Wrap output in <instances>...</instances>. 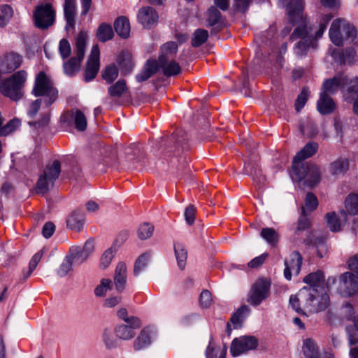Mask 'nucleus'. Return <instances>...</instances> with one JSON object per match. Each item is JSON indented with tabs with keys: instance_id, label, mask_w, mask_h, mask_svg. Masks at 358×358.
Instances as JSON below:
<instances>
[{
	"instance_id": "obj_1",
	"label": "nucleus",
	"mask_w": 358,
	"mask_h": 358,
	"mask_svg": "<svg viewBox=\"0 0 358 358\" xmlns=\"http://www.w3.org/2000/svg\"><path fill=\"white\" fill-rule=\"evenodd\" d=\"M332 17L331 14L322 15L317 28L309 24L305 17L302 20H298V22L301 23L294 29L289 37L291 41L299 40L293 48L297 57L303 58L307 55L310 49L317 48V40L322 36Z\"/></svg>"
},
{
	"instance_id": "obj_2",
	"label": "nucleus",
	"mask_w": 358,
	"mask_h": 358,
	"mask_svg": "<svg viewBox=\"0 0 358 358\" xmlns=\"http://www.w3.org/2000/svg\"><path fill=\"white\" fill-rule=\"evenodd\" d=\"M345 85L349 86L343 91V96L346 101L351 102L358 96V77L354 78L349 83L347 77L343 76L326 80L322 85L320 94H334L339 87L343 88Z\"/></svg>"
},
{
	"instance_id": "obj_3",
	"label": "nucleus",
	"mask_w": 358,
	"mask_h": 358,
	"mask_svg": "<svg viewBox=\"0 0 358 358\" xmlns=\"http://www.w3.org/2000/svg\"><path fill=\"white\" fill-rule=\"evenodd\" d=\"M300 296L304 301V309L311 313L325 310L329 303V296L326 292H320L313 287H303L300 289Z\"/></svg>"
},
{
	"instance_id": "obj_4",
	"label": "nucleus",
	"mask_w": 358,
	"mask_h": 358,
	"mask_svg": "<svg viewBox=\"0 0 358 358\" xmlns=\"http://www.w3.org/2000/svg\"><path fill=\"white\" fill-rule=\"evenodd\" d=\"M27 80V73L19 71L13 73L10 78L0 83V92L11 100L17 101L24 95L22 87Z\"/></svg>"
},
{
	"instance_id": "obj_5",
	"label": "nucleus",
	"mask_w": 358,
	"mask_h": 358,
	"mask_svg": "<svg viewBox=\"0 0 358 358\" xmlns=\"http://www.w3.org/2000/svg\"><path fill=\"white\" fill-rule=\"evenodd\" d=\"M32 92L36 96H43L46 108L52 104L58 96V91L53 86L50 78L43 71H41L36 76Z\"/></svg>"
},
{
	"instance_id": "obj_6",
	"label": "nucleus",
	"mask_w": 358,
	"mask_h": 358,
	"mask_svg": "<svg viewBox=\"0 0 358 358\" xmlns=\"http://www.w3.org/2000/svg\"><path fill=\"white\" fill-rule=\"evenodd\" d=\"M87 41V34L80 31L76 39L74 55L63 64L65 74L73 76L79 71L80 63L85 54Z\"/></svg>"
},
{
	"instance_id": "obj_7",
	"label": "nucleus",
	"mask_w": 358,
	"mask_h": 358,
	"mask_svg": "<svg viewBox=\"0 0 358 358\" xmlns=\"http://www.w3.org/2000/svg\"><path fill=\"white\" fill-rule=\"evenodd\" d=\"M355 27L343 19L334 20L329 29V37L334 44L341 46L344 40L352 41L356 37Z\"/></svg>"
},
{
	"instance_id": "obj_8",
	"label": "nucleus",
	"mask_w": 358,
	"mask_h": 358,
	"mask_svg": "<svg viewBox=\"0 0 358 358\" xmlns=\"http://www.w3.org/2000/svg\"><path fill=\"white\" fill-rule=\"evenodd\" d=\"M292 173L295 176L296 180L299 181L305 180V183L310 187L315 186L320 180V169L313 164L293 165Z\"/></svg>"
},
{
	"instance_id": "obj_9",
	"label": "nucleus",
	"mask_w": 358,
	"mask_h": 358,
	"mask_svg": "<svg viewBox=\"0 0 358 358\" xmlns=\"http://www.w3.org/2000/svg\"><path fill=\"white\" fill-rule=\"evenodd\" d=\"M60 173L61 164L58 160H55L52 164L48 165L37 182L36 187L38 192L43 194L47 192L53 187Z\"/></svg>"
},
{
	"instance_id": "obj_10",
	"label": "nucleus",
	"mask_w": 358,
	"mask_h": 358,
	"mask_svg": "<svg viewBox=\"0 0 358 358\" xmlns=\"http://www.w3.org/2000/svg\"><path fill=\"white\" fill-rule=\"evenodd\" d=\"M271 281L266 278L258 279L251 287L248 302L252 306H258L270 295Z\"/></svg>"
},
{
	"instance_id": "obj_11",
	"label": "nucleus",
	"mask_w": 358,
	"mask_h": 358,
	"mask_svg": "<svg viewBox=\"0 0 358 358\" xmlns=\"http://www.w3.org/2000/svg\"><path fill=\"white\" fill-rule=\"evenodd\" d=\"M338 293L344 297L358 294V275L345 272L340 275Z\"/></svg>"
},
{
	"instance_id": "obj_12",
	"label": "nucleus",
	"mask_w": 358,
	"mask_h": 358,
	"mask_svg": "<svg viewBox=\"0 0 358 358\" xmlns=\"http://www.w3.org/2000/svg\"><path fill=\"white\" fill-rule=\"evenodd\" d=\"M258 339L254 336H242L235 338L231 344L230 352L233 357H237L249 350L256 349Z\"/></svg>"
},
{
	"instance_id": "obj_13",
	"label": "nucleus",
	"mask_w": 358,
	"mask_h": 358,
	"mask_svg": "<svg viewBox=\"0 0 358 358\" xmlns=\"http://www.w3.org/2000/svg\"><path fill=\"white\" fill-rule=\"evenodd\" d=\"M34 17L36 26L45 29L51 26L55 22V13L51 4L46 3L36 8Z\"/></svg>"
},
{
	"instance_id": "obj_14",
	"label": "nucleus",
	"mask_w": 358,
	"mask_h": 358,
	"mask_svg": "<svg viewBox=\"0 0 358 358\" xmlns=\"http://www.w3.org/2000/svg\"><path fill=\"white\" fill-rule=\"evenodd\" d=\"M61 122L69 126L73 125L79 131H85L87 126L86 116L78 109H72L64 113L61 117Z\"/></svg>"
},
{
	"instance_id": "obj_15",
	"label": "nucleus",
	"mask_w": 358,
	"mask_h": 358,
	"mask_svg": "<svg viewBox=\"0 0 358 358\" xmlns=\"http://www.w3.org/2000/svg\"><path fill=\"white\" fill-rule=\"evenodd\" d=\"M99 56L100 51L98 45H93L85 72V80L86 82L91 81L96 77L99 70Z\"/></svg>"
},
{
	"instance_id": "obj_16",
	"label": "nucleus",
	"mask_w": 358,
	"mask_h": 358,
	"mask_svg": "<svg viewBox=\"0 0 358 358\" xmlns=\"http://www.w3.org/2000/svg\"><path fill=\"white\" fill-rule=\"evenodd\" d=\"M283 5H286L289 20L292 23H297L304 17L303 10L304 8L303 0H279Z\"/></svg>"
},
{
	"instance_id": "obj_17",
	"label": "nucleus",
	"mask_w": 358,
	"mask_h": 358,
	"mask_svg": "<svg viewBox=\"0 0 358 358\" xmlns=\"http://www.w3.org/2000/svg\"><path fill=\"white\" fill-rule=\"evenodd\" d=\"M302 261L303 258L297 251L293 252L290 255L289 258L285 259L284 275L287 280H290L292 274L296 275L299 273L302 265Z\"/></svg>"
},
{
	"instance_id": "obj_18",
	"label": "nucleus",
	"mask_w": 358,
	"mask_h": 358,
	"mask_svg": "<svg viewBox=\"0 0 358 358\" xmlns=\"http://www.w3.org/2000/svg\"><path fill=\"white\" fill-rule=\"evenodd\" d=\"M22 57L15 52H9L0 58V73H8L17 69L21 63Z\"/></svg>"
},
{
	"instance_id": "obj_19",
	"label": "nucleus",
	"mask_w": 358,
	"mask_h": 358,
	"mask_svg": "<svg viewBox=\"0 0 358 358\" xmlns=\"http://www.w3.org/2000/svg\"><path fill=\"white\" fill-rule=\"evenodd\" d=\"M345 313L348 314L347 319L353 322V327L348 326L346 331L348 334L350 345H355L358 342V315L354 316V310L350 303H346L344 307Z\"/></svg>"
},
{
	"instance_id": "obj_20",
	"label": "nucleus",
	"mask_w": 358,
	"mask_h": 358,
	"mask_svg": "<svg viewBox=\"0 0 358 358\" xmlns=\"http://www.w3.org/2000/svg\"><path fill=\"white\" fill-rule=\"evenodd\" d=\"M158 18L157 13L150 6L142 7L137 13L138 22L146 28H150L157 24Z\"/></svg>"
},
{
	"instance_id": "obj_21",
	"label": "nucleus",
	"mask_w": 358,
	"mask_h": 358,
	"mask_svg": "<svg viewBox=\"0 0 358 358\" xmlns=\"http://www.w3.org/2000/svg\"><path fill=\"white\" fill-rule=\"evenodd\" d=\"M127 278V266L124 262L117 264L114 273V285L117 292H122L126 287Z\"/></svg>"
},
{
	"instance_id": "obj_22",
	"label": "nucleus",
	"mask_w": 358,
	"mask_h": 358,
	"mask_svg": "<svg viewBox=\"0 0 358 358\" xmlns=\"http://www.w3.org/2000/svg\"><path fill=\"white\" fill-rule=\"evenodd\" d=\"M304 243L308 246H315L320 258L324 257L327 253V247L324 237H316L313 233H310L304 240Z\"/></svg>"
},
{
	"instance_id": "obj_23",
	"label": "nucleus",
	"mask_w": 358,
	"mask_h": 358,
	"mask_svg": "<svg viewBox=\"0 0 358 358\" xmlns=\"http://www.w3.org/2000/svg\"><path fill=\"white\" fill-rule=\"evenodd\" d=\"M64 17L69 27H74L76 16V0H65L63 6Z\"/></svg>"
},
{
	"instance_id": "obj_24",
	"label": "nucleus",
	"mask_w": 358,
	"mask_h": 358,
	"mask_svg": "<svg viewBox=\"0 0 358 358\" xmlns=\"http://www.w3.org/2000/svg\"><path fill=\"white\" fill-rule=\"evenodd\" d=\"M349 160L340 157L332 162L329 165V172L335 177L343 176L349 169Z\"/></svg>"
},
{
	"instance_id": "obj_25",
	"label": "nucleus",
	"mask_w": 358,
	"mask_h": 358,
	"mask_svg": "<svg viewBox=\"0 0 358 358\" xmlns=\"http://www.w3.org/2000/svg\"><path fill=\"white\" fill-rule=\"evenodd\" d=\"M318 149L317 143H308L301 150L293 159V165H301L300 162L315 154Z\"/></svg>"
},
{
	"instance_id": "obj_26",
	"label": "nucleus",
	"mask_w": 358,
	"mask_h": 358,
	"mask_svg": "<svg viewBox=\"0 0 358 358\" xmlns=\"http://www.w3.org/2000/svg\"><path fill=\"white\" fill-rule=\"evenodd\" d=\"M151 334L149 328H143L134 342V349L138 351L149 346L151 343Z\"/></svg>"
},
{
	"instance_id": "obj_27",
	"label": "nucleus",
	"mask_w": 358,
	"mask_h": 358,
	"mask_svg": "<svg viewBox=\"0 0 358 358\" xmlns=\"http://www.w3.org/2000/svg\"><path fill=\"white\" fill-rule=\"evenodd\" d=\"M317 110L322 115L331 113L335 108L333 99L326 94H320L317 103Z\"/></svg>"
},
{
	"instance_id": "obj_28",
	"label": "nucleus",
	"mask_w": 358,
	"mask_h": 358,
	"mask_svg": "<svg viewBox=\"0 0 358 358\" xmlns=\"http://www.w3.org/2000/svg\"><path fill=\"white\" fill-rule=\"evenodd\" d=\"M127 324H120L115 327V334L117 338L123 341H128L135 336L134 329L138 327H133L132 322Z\"/></svg>"
},
{
	"instance_id": "obj_29",
	"label": "nucleus",
	"mask_w": 358,
	"mask_h": 358,
	"mask_svg": "<svg viewBox=\"0 0 358 358\" xmlns=\"http://www.w3.org/2000/svg\"><path fill=\"white\" fill-rule=\"evenodd\" d=\"M85 220V215L83 213L74 211L69 217L66 224L69 229L76 231H80L83 227Z\"/></svg>"
},
{
	"instance_id": "obj_30",
	"label": "nucleus",
	"mask_w": 358,
	"mask_h": 358,
	"mask_svg": "<svg viewBox=\"0 0 358 358\" xmlns=\"http://www.w3.org/2000/svg\"><path fill=\"white\" fill-rule=\"evenodd\" d=\"M250 312L251 310L248 306H241L231 317L230 322L233 324L234 328L237 329L241 327L243 321L250 315Z\"/></svg>"
},
{
	"instance_id": "obj_31",
	"label": "nucleus",
	"mask_w": 358,
	"mask_h": 358,
	"mask_svg": "<svg viewBox=\"0 0 358 358\" xmlns=\"http://www.w3.org/2000/svg\"><path fill=\"white\" fill-rule=\"evenodd\" d=\"M114 28L116 33L123 38L129 37L130 34V24L127 17H119L114 22Z\"/></svg>"
},
{
	"instance_id": "obj_32",
	"label": "nucleus",
	"mask_w": 358,
	"mask_h": 358,
	"mask_svg": "<svg viewBox=\"0 0 358 358\" xmlns=\"http://www.w3.org/2000/svg\"><path fill=\"white\" fill-rule=\"evenodd\" d=\"M178 50V44L176 42L171 41L165 43L161 48V55L159 57V62H167L173 59Z\"/></svg>"
},
{
	"instance_id": "obj_33",
	"label": "nucleus",
	"mask_w": 358,
	"mask_h": 358,
	"mask_svg": "<svg viewBox=\"0 0 358 358\" xmlns=\"http://www.w3.org/2000/svg\"><path fill=\"white\" fill-rule=\"evenodd\" d=\"M157 62V68L162 69L163 73L166 76H174L180 73V66L173 59H169L164 62H159V61Z\"/></svg>"
},
{
	"instance_id": "obj_34",
	"label": "nucleus",
	"mask_w": 358,
	"mask_h": 358,
	"mask_svg": "<svg viewBox=\"0 0 358 358\" xmlns=\"http://www.w3.org/2000/svg\"><path fill=\"white\" fill-rule=\"evenodd\" d=\"M157 68V62L155 60H148L144 66L143 70L136 76L138 82H143L150 78L155 73Z\"/></svg>"
},
{
	"instance_id": "obj_35",
	"label": "nucleus",
	"mask_w": 358,
	"mask_h": 358,
	"mask_svg": "<svg viewBox=\"0 0 358 358\" xmlns=\"http://www.w3.org/2000/svg\"><path fill=\"white\" fill-rule=\"evenodd\" d=\"M324 275L321 271L311 273L306 275L303 282L309 285L308 287L316 288L318 289L324 283Z\"/></svg>"
},
{
	"instance_id": "obj_36",
	"label": "nucleus",
	"mask_w": 358,
	"mask_h": 358,
	"mask_svg": "<svg viewBox=\"0 0 358 358\" xmlns=\"http://www.w3.org/2000/svg\"><path fill=\"white\" fill-rule=\"evenodd\" d=\"M303 352L306 358H319L318 348L311 338L304 340Z\"/></svg>"
},
{
	"instance_id": "obj_37",
	"label": "nucleus",
	"mask_w": 358,
	"mask_h": 358,
	"mask_svg": "<svg viewBox=\"0 0 358 358\" xmlns=\"http://www.w3.org/2000/svg\"><path fill=\"white\" fill-rule=\"evenodd\" d=\"M174 251L178 262V266L180 269H183L186 265L187 252L184 245L180 243L174 244Z\"/></svg>"
},
{
	"instance_id": "obj_38",
	"label": "nucleus",
	"mask_w": 358,
	"mask_h": 358,
	"mask_svg": "<svg viewBox=\"0 0 358 358\" xmlns=\"http://www.w3.org/2000/svg\"><path fill=\"white\" fill-rule=\"evenodd\" d=\"M114 35L112 27L106 23H102L99 25L96 31V36L101 42H106L110 40Z\"/></svg>"
},
{
	"instance_id": "obj_39",
	"label": "nucleus",
	"mask_w": 358,
	"mask_h": 358,
	"mask_svg": "<svg viewBox=\"0 0 358 358\" xmlns=\"http://www.w3.org/2000/svg\"><path fill=\"white\" fill-rule=\"evenodd\" d=\"M149 259L150 255L148 253L142 254L138 257V259L136 260L134 268V275L135 276L139 275L145 270L148 266Z\"/></svg>"
},
{
	"instance_id": "obj_40",
	"label": "nucleus",
	"mask_w": 358,
	"mask_h": 358,
	"mask_svg": "<svg viewBox=\"0 0 358 358\" xmlns=\"http://www.w3.org/2000/svg\"><path fill=\"white\" fill-rule=\"evenodd\" d=\"M117 62L125 73H129L133 68L131 56L128 52H123L120 53L118 56Z\"/></svg>"
},
{
	"instance_id": "obj_41",
	"label": "nucleus",
	"mask_w": 358,
	"mask_h": 358,
	"mask_svg": "<svg viewBox=\"0 0 358 358\" xmlns=\"http://www.w3.org/2000/svg\"><path fill=\"white\" fill-rule=\"evenodd\" d=\"M45 252V250L42 249L36 252L31 258L29 264V268L27 271H23V276L24 279L28 278L32 272L35 270L38 263L41 260Z\"/></svg>"
},
{
	"instance_id": "obj_42",
	"label": "nucleus",
	"mask_w": 358,
	"mask_h": 358,
	"mask_svg": "<svg viewBox=\"0 0 358 358\" xmlns=\"http://www.w3.org/2000/svg\"><path fill=\"white\" fill-rule=\"evenodd\" d=\"M347 212L350 215L358 214V194H350L345 201Z\"/></svg>"
},
{
	"instance_id": "obj_43",
	"label": "nucleus",
	"mask_w": 358,
	"mask_h": 358,
	"mask_svg": "<svg viewBox=\"0 0 358 358\" xmlns=\"http://www.w3.org/2000/svg\"><path fill=\"white\" fill-rule=\"evenodd\" d=\"M260 236L268 243L272 245H275L279 239L278 232L273 228H263L261 231Z\"/></svg>"
},
{
	"instance_id": "obj_44",
	"label": "nucleus",
	"mask_w": 358,
	"mask_h": 358,
	"mask_svg": "<svg viewBox=\"0 0 358 358\" xmlns=\"http://www.w3.org/2000/svg\"><path fill=\"white\" fill-rule=\"evenodd\" d=\"M318 206V201L316 196L309 192L306 194L305 206L302 207V214H307L315 210Z\"/></svg>"
},
{
	"instance_id": "obj_45",
	"label": "nucleus",
	"mask_w": 358,
	"mask_h": 358,
	"mask_svg": "<svg viewBox=\"0 0 358 358\" xmlns=\"http://www.w3.org/2000/svg\"><path fill=\"white\" fill-rule=\"evenodd\" d=\"M126 90V82L124 80H119L108 88V94L111 96L120 97Z\"/></svg>"
},
{
	"instance_id": "obj_46",
	"label": "nucleus",
	"mask_w": 358,
	"mask_h": 358,
	"mask_svg": "<svg viewBox=\"0 0 358 358\" xmlns=\"http://www.w3.org/2000/svg\"><path fill=\"white\" fill-rule=\"evenodd\" d=\"M208 38V31L198 29L193 34L192 45L193 47H199L207 41Z\"/></svg>"
},
{
	"instance_id": "obj_47",
	"label": "nucleus",
	"mask_w": 358,
	"mask_h": 358,
	"mask_svg": "<svg viewBox=\"0 0 358 358\" xmlns=\"http://www.w3.org/2000/svg\"><path fill=\"white\" fill-rule=\"evenodd\" d=\"M74 265H80L85 261L89 256H87L80 248L76 247L71 249V254L69 255Z\"/></svg>"
},
{
	"instance_id": "obj_48",
	"label": "nucleus",
	"mask_w": 358,
	"mask_h": 358,
	"mask_svg": "<svg viewBox=\"0 0 358 358\" xmlns=\"http://www.w3.org/2000/svg\"><path fill=\"white\" fill-rule=\"evenodd\" d=\"M118 76V69L115 64H112L107 66L102 74L103 78L108 83H113Z\"/></svg>"
},
{
	"instance_id": "obj_49",
	"label": "nucleus",
	"mask_w": 358,
	"mask_h": 358,
	"mask_svg": "<svg viewBox=\"0 0 358 358\" xmlns=\"http://www.w3.org/2000/svg\"><path fill=\"white\" fill-rule=\"evenodd\" d=\"M154 231V227L150 223L145 222L141 224L138 229V237L141 240L150 238Z\"/></svg>"
},
{
	"instance_id": "obj_50",
	"label": "nucleus",
	"mask_w": 358,
	"mask_h": 358,
	"mask_svg": "<svg viewBox=\"0 0 358 358\" xmlns=\"http://www.w3.org/2000/svg\"><path fill=\"white\" fill-rule=\"evenodd\" d=\"M13 15L12 8L8 5L0 6V27L5 26Z\"/></svg>"
},
{
	"instance_id": "obj_51",
	"label": "nucleus",
	"mask_w": 358,
	"mask_h": 358,
	"mask_svg": "<svg viewBox=\"0 0 358 358\" xmlns=\"http://www.w3.org/2000/svg\"><path fill=\"white\" fill-rule=\"evenodd\" d=\"M327 223L332 231H338L341 230V223L336 217L335 213H329L326 215Z\"/></svg>"
},
{
	"instance_id": "obj_52",
	"label": "nucleus",
	"mask_w": 358,
	"mask_h": 358,
	"mask_svg": "<svg viewBox=\"0 0 358 358\" xmlns=\"http://www.w3.org/2000/svg\"><path fill=\"white\" fill-rule=\"evenodd\" d=\"M112 282L109 279H103L101 283L95 288L94 294L96 296H103L111 289Z\"/></svg>"
},
{
	"instance_id": "obj_53",
	"label": "nucleus",
	"mask_w": 358,
	"mask_h": 358,
	"mask_svg": "<svg viewBox=\"0 0 358 358\" xmlns=\"http://www.w3.org/2000/svg\"><path fill=\"white\" fill-rule=\"evenodd\" d=\"M117 316L127 324L132 322L133 327H140L141 325L138 318L136 317H127V310L125 308H120L117 311Z\"/></svg>"
},
{
	"instance_id": "obj_54",
	"label": "nucleus",
	"mask_w": 358,
	"mask_h": 358,
	"mask_svg": "<svg viewBox=\"0 0 358 358\" xmlns=\"http://www.w3.org/2000/svg\"><path fill=\"white\" fill-rule=\"evenodd\" d=\"M59 52L63 59H67L71 53V47L69 42L62 38L59 43Z\"/></svg>"
},
{
	"instance_id": "obj_55",
	"label": "nucleus",
	"mask_w": 358,
	"mask_h": 358,
	"mask_svg": "<svg viewBox=\"0 0 358 358\" xmlns=\"http://www.w3.org/2000/svg\"><path fill=\"white\" fill-rule=\"evenodd\" d=\"M221 17L220 12L215 7H211L207 13V22L208 26L216 24Z\"/></svg>"
},
{
	"instance_id": "obj_56",
	"label": "nucleus",
	"mask_w": 358,
	"mask_h": 358,
	"mask_svg": "<svg viewBox=\"0 0 358 358\" xmlns=\"http://www.w3.org/2000/svg\"><path fill=\"white\" fill-rule=\"evenodd\" d=\"M308 96L309 90L306 88H303L296 100L295 108L297 112H299L304 107Z\"/></svg>"
},
{
	"instance_id": "obj_57",
	"label": "nucleus",
	"mask_w": 358,
	"mask_h": 358,
	"mask_svg": "<svg viewBox=\"0 0 358 358\" xmlns=\"http://www.w3.org/2000/svg\"><path fill=\"white\" fill-rule=\"evenodd\" d=\"M215 348L210 342L206 350V355L208 358H225L227 348L224 347L221 351L214 353Z\"/></svg>"
},
{
	"instance_id": "obj_58",
	"label": "nucleus",
	"mask_w": 358,
	"mask_h": 358,
	"mask_svg": "<svg viewBox=\"0 0 358 358\" xmlns=\"http://www.w3.org/2000/svg\"><path fill=\"white\" fill-rule=\"evenodd\" d=\"M20 125V120L18 119H13L10 120L6 125L3 126L2 128V136H7L13 131H15L17 128H18Z\"/></svg>"
},
{
	"instance_id": "obj_59",
	"label": "nucleus",
	"mask_w": 358,
	"mask_h": 358,
	"mask_svg": "<svg viewBox=\"0 0 358 358\" xmlns=\"http://www.w3.org/2000/svg\"><path fill=\"white\" fill-rule=\"evenodd\" d=\"M289 303L292 308L296 310L299 313H303V309L300 307V303L303 305V308L304 309V301L301 299L300 296V291L299 292L296 296L292 295L289 298Z\"/></svg>"
},
{
	"instance_id": "obj_60",
	"label": "nucleus",
	"mask_w": 358,
	"mask_h": 358,
	"mask_svg": "<svg viewBox=\"0 0 358 358\" xmlns=\"http://www.w3.org/2000/svg\"><path fill=\"white\" fill-rule=\"evenodd\" d=\"M73 265H74V264L71 261V258H69V257L67 256L63 261L57 271L58 275L61 277L65 276L71 269Z\"/></svg>"
},
{
	"instance_id": "obj_61",
	"label": "nucleus",
	"mask_w": 358,
	"mask_h": 358,
	"mask_svg": "<svg viewBox=\"0 0 358 358\" xmlns=\"http://www.w3.org/2000/svg\"><path fill=\"white\" fill-rule=\"evenodd\" d=\"M43 100L44 99L43 98L38 99L30 103L27 109V114L30 117H34L36 115L41 108V105L42 103H44Z\"/></svg>"
},
{
	"instance_id": "obj_62",
	"label": "nucleus",
	"mask_w": 358,
	"mask_h": 358,
	"mask_svg": "<svg viewBox=\"0 0 358 358\" xmlns=\"http://www.w3.org/2000/svg\"><path fill=\"white\" fill-rule=\"evenodd\" d=\"M115 255V251L113 248L106 250L101 257V265L103 268H106L110 264Z\"/></svg>"
},
{
	"instance_id": "obj_63",
	"label": "nucleus",
	"mask_w": 358,
	"mask_h": 358,
	"mask_svg": "<svg viewBox=\"0 0 358 358\" xmlns=\"http://www.w3.org/2000/svg\"><path fill=\"white\" fill-rule=\"evenodd\" d=\"M213 301L211 293L208 290H203L200 294L199 302L203 308H208Z\"/></svg>"
},
{
	"instance_id": "obj_64",
	"label": "nucleus",
	"mask_w": 358,
	"mask_h": 358,
	"mask_svg": "<svg viewBox=\"0 0 358 358\" xmlns=\"http://www.w3.org/2000/svg\"><path fill=\"white\" fill-rule=\"evenodd\" d=\"M355 57V51L353 48H347L342 53V62L343 63H352Z\"/></svg>"
}]
</instances>
